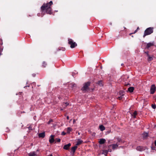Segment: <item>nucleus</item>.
<instances>
[{"label":"nucleus","instance_id":"1","mask_svg":"<svg viewBox=\"0 0 156 156\" xmlns=\"http://www.w3.org/2000/svg\"><path fill=\"white\" fill-rule=\"evenodd\" d=\"M53 2L52 1H50L49 2L46 3H44L41 8V12L44 14L46 13L48 14H51L52 12L51 6Z\"/></svg>","mask_w":156,"mask_h":156},{"label":"nucleus","instance_id":"2","mask_svg":"<svg viewBox=\"0 0 156 156\" xmlns=\"http://www.w3.org/2000/svg\"><path fill=\"white\" fill-rule=\"evenodd\" d=\"M153 32V27H150L147 28L144 31L143 37H144L146 36L149 35L152 33Z\"/></svg>","mask_w":156,"mask_h":156},{"label":"nucleus","instance_id":"3","mask_svg":"<svg viewBox=\"0 0 156 156\" xmlns=\"http://www.w3.org/2000/svg\"><path fill=\"white\" fill-rule=\"evenodd\" d=\"M68 44L70 45L71 48H74L77 45V44L71 38H68Z\"/></svg>","mask_w":156,"mask_h":156},{"label":"nucleus","instance_id":"4","mask_svg":"<svg viewBox=\"0 0 156 156\" xmlns=\"http://www.w3.org/2000/svg\"><path fill=\"white\" fill-rule=\"evenodd\" d=\"M90 82L88 81L85 83L83 85V87L81 88V90L82 91H85L89 89V87L90 86Z\"/></svg>","mask_w":156,"mask_h":156},{"label":"nucleus","instance_id":"5","mask_svg":"<svg viewBox=\"0 0 156 156\" xmlns=\"http://www.w3.org/2000/svg\"><path fill=\"white\" fill-rule=\"evenodd\" d=\"M156 87L154 84L152 85L150 87V93L151 94H153L156 91Z\"/></svg>","mask_w":156,"mask_h":156},{"label":"nucleus","instance_id":"6","mask_svg":"<svg viewBox=\"0 0 156 156\" xmlns=\"http://www.w3.org/2000/svg\"><path fill=\"white\" fill-rule=\"evenodd\" d=\"M154 45V42H150L147 44L145 47V48L148 49L151 46H153Z\"/></svg>","mask_w":156,"mask_h":156},{"label":"nucleus","instance_id":"7","mask_svg":"<svg viewBox=\"0 0 156 156\" xmlns=\"http://www.w3.org/2000/svg\"><path fill=\"white\" fill-rule=\"evenodd\" d=\"M118 145L119 144H117V143L116 144H113L109 145L108 146V148H110L111 146H112V149L114 150L118 147Z\"/></svg>","mask_w":156,"mask_h":156},{"label":"nucleus","instance_id":"8","mask_svg":"<svg viewBox=\"0 0 156 156\" xmlns=\"http://www.w3.org/2000/svg\"><path fill=\"white\" fill-rule=\"evenodd\" d=\"M55 141L54 135H51L50 137L49 142L50 144L53 143Z\"/></svg>","mask_w":156,"mask_h":156},{"label":"nucleus","instance_id":"9","mask_svg":"<svg viewBox=\"0 0 156 156\" xmlns=\"http://www.w3.org/2000/svg\"><path fill=\"white\" fill-rule=\"evenodd\" d=\"M77 147H78L75 145L74 146V147H72L71 149L70 152H72L73 153V154H74L75 152L76 149L77 148Z\"/></svg>","mask_w":156,"mask_h":156},{"label":"nucleus","instance_id":"10","mask_svg":"<svg viewBox=\"0 0 156 156\" xmlns=\"http://www.w3.org/2000/svg\"><path fill=\"white\" fill-rule=\"evenodd\" d=\"M71 144L70 143H69L68 144L65 145L63 147V149L66 150H68L70 147L71 146Z\"/></svg>","mask_w":156,"mask_h":156},{"label":"nucleus","instance_id":"11","mask_svg":"<svg viewBox=\"0 0 156 156\" xmlns=\"http://www.w3.org/2000/svg\"><path fill=\"white\" fill-rule=\"evenodd\" d=\"M136 149L137 151H142L144 150V149L143 147L139 146L136 147Z\"/></svg>","mask_w":156,"mask_h":156},{"label":"nucleus","instance_id":"12","mask_svg":"<svg viewBox=\"0 0 156 156\" xmlns=\"http://www.w3.org/2000/svg\"><path fill=\"white\" fill-rule=\"evenodd\" d=\"M105 142H106V140H105V139H103V138H102V139H100V140L99 141V143L100 144H104Z\"/></svg>","mask_w":156,"mask_h":156},{"label":"nucleus","instance_id":"13","mask_svg":"<svg viewBox=\"0 0 156 156\" xmlns=\"http://www.w3.org/2000/svg\"><path fill=\"white\" fill-rule=\"evenodd\" d=\"M83 142V140H81L80 139H79L77 141V142L75 146H77L78 145L81 144Z\"/></svg>","mask_w":156,"mask_h":156},{"label":"nucleus","instance_id":"14","mask_svg":"<svg viewBox=\"0 0 156 156\" xmlns=\"http://www.w3.org/2000/svg\"><path fill=\"white\" fill-rule=\"evenodd\" d=\"M134 89V88L133 87H130L128 89V90L129 92L131 93L133 92Z\"/></svg>","mask_w":156,"mask_h":156},{"label":"nucleus","instance_id":"15","mask_svg":"<svg viewBox=\"0 0 156 156\" xmlns=\"http://www.w3.org/2000/svg\"><path fill=\"white\" fill-rule=\"evenodd\" d=\"M45 136V134L44 132L40 133L39 134V137L44 138Z\"/></svg>","mask_w":156,"mask_h":156},{"label":"nucleus","instance_id":"16","mask_svg":"<svg viewBox=\"0 0 156 156\" xmlns=\"http://www.w3.org/2000/svg\"><path fill=\"white\" fill-rule=\"evenodd\" d=\"M102 154H104L105 156H107V154L108 151L107 150H102Z\"/></svg>","mask_w":156,"mask_h":156},{"label":"nucleus","instance_id":"17","mask_svg":"<svg viewBox=\"0 0 156 156\" xmlns=\"http://www.w3.org/2000/svg\"><path fill=\"white\" fill-rule=\"evenodd\" d=\"M99 129L101 131H103L105 129V127L103 125H101L99 126Z\"/></svg>","mask_w":156,"mask_h":156},{"label":"nucleus","instance_id":"18","mask_svg":"<svg viewBox=\"0 0 156 156\" xmlns=\"http://www.w3.org/2000/svg\"><path fill=\"white\" fill-rule=\"evenodd\" d=\"M29 156H35L37 155V154L35 152L33 151L30 153L29 154Z\"/></svg>","mask_w":156,"mask_h":156},{"label":"nucleus","instance_id":"19","mask_svg":"<svg viewBox=\"0 0 156 156\" xmlns=\"http://www.w3.org/2000/svg\"><path fill=\"white\" fill-rule=\"evenodd\" d=\"M72 129L70 127H68L67 128V133L68 134H69L70 133V132L72 131Z\"/></svg>","mask_w":156,"mask_h":156},{"label":"nucleus","instance_id":"20","mask_svg":"<svg viewBox=\"0 0 156 156\" xmlns=\"http://www.w3.org/2000/svg\"><path fill=\"white\" fill-rule=\"evenodd\" d=\"M125 94V92L122 90H120L119 92V95L120 96H124Z\"/></svg>","mask_w":156,"mask_h":156},{"label":"nucleus","instance_id":"21","mask_svg":"<svg viewBox=\"0 0 156 156\" xmlns=\"http://www.w3.org/2000/svg\"><path fill=\"white\" fill-rule=\"evenodd\" d=\"M148 136V133H143V138H145Z\"/></svg>","mask_w":156,"mask_h":156},{"label":"nucleus","instance_id":"22","mask_svg":"<svg viewBox=\"0 0 156 156\" xmlns=\"http://www.w3.org/2000/svg\"><path fill=\"white\" fill-rule=\"evenodd\" d=\"M47 64L46 62L44 61L42 63V66L43 67H45L47 66Z\"/></svg>","mask_w":156,"mask_h":156},{"label":"nucleus","instance_id":"23","mask_svg":"<svg viewBox=\"0 0 156 156\" xmlns=\"http://www.w3.org/2000/svg\"><path fill=\"white\" fill-rule=\"evenodd\" d=\"M117 140L118 142L119 143L120 142H122V140L121 138L118 137L117 138Z\"/></svg>","mask_w":156,"mask_h":156},{"label":"nucleus","instance_id":"24","mask_svg":"<svg viewBox=\"0 0 156 156\" xmlns=\"http://www.w3.org/2000/svg\"><path fill=\"white\" fill-rule=\"evenodd\" d=\"M124 96H120L118 97V99L119 100H122Z\"/></svg>","mask_w":156,"mask_h":156},{"label":"nucleus","instance_id":"25","mask_svg":"<svg viewBox=\"0 0 156 156\" xmlns=\"http://www.w3.org/2000/svg\"><path fill=\"white\" fill-rule=\"evenodd\" d=\"M59 50H62L63 51H64L65 50V48H64L62 47H59L58 48Z\"/></svg>","mask_w":156,"mask_h":156},{"label":"nucleus","instance_id":"26","mask_svg":"<svg viewBox=\"0 0 156 156\" xmlns=\"http://www.w3.org/2000/svg\"><path fill=\"white\" fill-rule=\"evenodd\" d=\"M148 57V61H151L153 59V58L151 57L150 55H149V56H147Z\"/></svg>","mask_w":156,"mask_h":156},{"label":"nucleus","instance_id":"27","mask_svg":"<svg viewBox=\"0 0 156 156\" xmlns=\"http://www.w3.org/2000/svg\"><path fill=\"white\" fill-rule=\"evenodd\" d=\"M139 27H137V29H136V30L135 31H134V33H131L129 34V35H131V34H133L135 33H136V32H137V30H139Z\"/></svg>","mask_w":156,"mask_h":156},{"label":"nucleus","instance_id":"28","mask_svg":"<svg viewBox=\"0 0 156 156\" xmlns=\"http://www.w3.org/2000/svg\"><path fill=\"white\" fill-rule=\"evenodd\" d=\"M53 120L52 119H50L49 120L47 124H49L51 123V122H52Z\"/></svg>","mask_w":156,"mask_h":156},{"label":"nucleus","instance_id":"29","mask_svg":"<svg viewBox=\"0 0 156 156\" xmlns=\"http://www.w3.org/2000/svg\"><path fill=\"white\" fill-rule=\"evenodd\" d=\"M56 142H60L61 140L60 138H56L55 139Z\"/></svg>","mask_w":156,"mask_h":156},{"label":"nucleus","instance_id":"30","mask_svg":"<svg viewBox=\"0 0 156 156\" xmlns=\"http://www.w3.org/2000/svg\"><path fill=\"white\" fill-rule=\"evenodd\" d=\"M151 107L153 109H155L156 108V106L155 105L152 104L151 105Z\"/></svg>","mask_w":156,"mask_h":156},{"label":"nucleus","instance_id":"31","mask_svg":"<svg viewBox=\"0 0 156 156\" xmlns=\"http://www.w3.org/2000/svg\"><path fill=\"white\" fill-rule=\"evenodd\" d=\"M3 44V42H2V40L0 38V45H2Z\"/></svg>","mask_w":156,"mask_h":156},{"label":"nucleus","instance_id":"32","mask_svg":"<svg viewBox=\"0 0 156 156\" xmlns=\"http://www.w3.org/2000/svg\"><path fill=\"white\" fill-rule=\"evenodd\" d=\"M66 134V133L65 132L63 131L61 133L62 135H65Z\"/></svg>","mask_w":156,"mask_h":156},{"label":"nucleus","instance_id":"33","mask_svg":"<svg viewBox=\"0 0 156 156\" xmlns=\"http://www.w3.org/2000/svg\"><path fill=\"white\" fill-rule=\"evenodd\" d=\"M76 74V73H75L74 72H72V76L73 77H75V75Z\"/></svg>","mask_w":156,"mask_h":156},{"label":"nucleus","instance_id":"34","mask_svg":"<svg viewBox=\"0 0 156 156\" xmlns=\"http://www.w3.org/2000/svg\"><path fill=\"white\" fill-rule=\"evenodd\" d=\"M133 115H136L137 114V112L136 111H135L133 113Z\"/></svg>","mask_w":156,"mask_h":156},{"label":"nucleus","instance_id":"35","mask_svg":"<svg viewBox=\"0 0 156 156\" xmlns=\"http://www.w3.org/2000/svg\"><path fill=\"white\" fill-rule=\"evenodd\" d=\"M9 131H10V130L8 129V127H6V132H9Z\"/></svg>","mask_w":156,"mask_h":156},{"label":"nucleus","instance_id":"36","mask_svg":"<svg viewBox=\"0 0 156 156\" xmlns=\"http://www.w3.org/2000/svg\"><path fill=\"white\" fill-rule=\"evenodd\" d=\"M144 53H146L147 54V56H149V54H148L149 51H145L144 52Z\"/></svg>","mask_w":156,"mask_h":156},{"label":"nucleus","instance_id":"37","mask_svg":"<svg viewBox=\"0 0 156 156\" xmlns=\"http://www.w3.org/2000/svg\"><path fill=\"white\" fill-rule=\"evenodd\" d=\"M151 148L152 150H155V148L154 147L151 146Z\"/></svg>","mask_w":156,"mask_h":156},{"label":"nucleus","instance_id":"38","mask_svg":"<svg viewBox=\"0 0 156 156\" xmlns=\"http://www.w3.org/2000/svg\"><path fill=\"white\" fill-rule=\"evenodd\" d=\"M76 86V84L74 83H73L72 85V87H75Z\"/></svg>","mask_w":156,"mask_h":156},{"label":"nucleus","instance_id":"39","mask_svg":"<svg viewBox=\"0 0 156 156\" xmlns=\"http://www.w3.org/2000/svg\"><path fill=\"white\" fill-rule=\"evenodd\" d=\"M111 132V130H109V131H108L107 132H106V134H108V133H110Z\"/></svg>","mask_w":156,"mask_h":156},{"label":"nucleus","instance_id":"40","mask_svg":"<svg viewBox=\"0 0 156 156\" xmlns=\"http://www.w3.org/2000/svg\"><path fill=\"white\" fill-rule=\"evenodd\" d=\"M98 84H99V85H100V84H102L101 81H99L98 82Z\"/></svg>","mask_w":156,"mask_h":156},{"label":"nucleus","instance_id":"41","mask_svg":"<svg viewBox=\"0 0 156 156\" xmlns=\"http://www.w3.org/2000/svg\"><path fill=\"white\" fill-rule=\"evenodd\" d=\"M29 129H30V130H32V127L30 126L29 127Z\"/></svg>","mask_w":156,"mask_h":156},{"label":"nucleus","instance_id":"42","mask_svg":"<svg viewBox=\"0 0 156 156\" xmlns=\"http://www.w3.org/2000/svg\"><path fill=\"white\" fill-rule=\"evenodd\" d=\"M131 115L133 116V115H132V114H131ZM133 118H136V115H133Z\"/></svg>","mask_w":156,"mask_h":156},{"label":"nucleus","instance_id":"43","mask_svg":"<svg viewBox=\"0 0 156 156\" xmlns=\"http://www.w3.org/2000/svg\"><path fill=\"white\" fill-rule=\"evenodd\" d=\"M32 76L34 77H35V76H36V74H32Z\"/></svg>","mask_w":156,"mask_h":156},{"label":"nucleus","instance_id":"44","mask_svg":"<svg viewBox=\"0 0 156 156\" xmlns=\"http://www.w3.org/2000/svg\"><path fill=\"white\" fill-rule=\"evenodd\" d=\"M30 87V85H27V86H24V88H25V87Z\"/></svg>","mask_w":156,"mask_h":156},{"label":"nucleus","instance_id":"45","mask_svg":"<svg viewBox=\"0 0 156 156\" xmlns=\"http://www.w3.org/2000/svg\"><path fill=\"white\" fill-rule=\"evenodd\" d=\"M108 152H111L112 151V150L111 149H108Z\"/></svg>","mask_w":156,"mask_h":156},{"label":"nucleus","instance_id":"46","mask_svg":"<svg viewBox=\"0 0 156 156\" xmlns=\"http://www.w3.org/2000/svg\"><path fill=\"white\" fill-rule=\"evenodd\" d=\"M154 144L155 146L156 147V140L154 141Z\"/></svg>","mask_w":156,"mask_h":156},{"label":"nucleus","instance_id":"47","mask_svg":"<svg viewBox=\"0 0 156 156\" xmlns=\"http://www.w3.org/2000/svg\"><path fill=\"white\" fill-rule=\"evenodd\" d=\"M66 118H67V119L68 120V119H69V116H67Z\"/></svg>","mask_w":156,"mask_h":156},{"label":"nucleus","instance_id":"48","mask_svg":"<svg viewBox=\"0 0 156 156\" xmlns=\"http://www.w3.org/2000/svg\"><path fill=\"white\" fill-rule=\"evenodd\" d=\"M65 104L66 105V106L68 105L69 104L67 102Z\"/></svg>","mask_w":156,"mask_h":156},{"label":"nucleus","instance_id":"49","mask_svg":"<svg viewBox=\"0 0 156 156\" xmlns=\"http://www.w3.org/2000/svg\"><path fill=\"white\" fill-rule=\"evenodd\" d=\"M33 146V143H31V144H30V146Z\"/></svg>","mask_w":156,"mask_h":156},{"label":"nucleus","instance_id":"50","mask_svg":"<svg viewBox=\"0 0 156 156\" xmlns=\"http://www.w3.org/2000/svg\"><path fill=\"white\" fill-rule=\"evenodd\" d=\"M39 149H37L36 151V152H39Z\"/></svg>","mask_w":156,"mask_h":156},{"label":"nucleus","instance_id":"51","mask_svg":"<svg viewBox=\"0 0 156 156\" xmlns=\"http://www.w3.org/2000/svg\"><path fill=\"white\" fill-rule=\"evenodd\" d=\"M39 15H40V13H38V14H37V15H38V16H40Z\"/></svg>","mask_w":156,"mask_h":156},{"label":"nucleus","instance_id":"52","mask_svg":"<svg viewBox=\"0 0 156 156\" xmlns=\"http://www.w3.org/2000/svg\"><path fill=\"white\" fill-rule=\"evenodd\" d=\"M123 65H124V64H123V63H122V64H121V65L122 66H123Z\"/></svg>","mask_w":156,"mask_h":156},{"label":"nucleus","instance_id":"53","mask_svg":"<svg viewBox=\"0 0 156 156\" xmlns=\"http://www.w3.org/2000/svg\"><path fill=\"white\" fill-rule=\"evenodd\" d=\"M25 112H21V113H25Z\"/></svg>","mask_w":156,"mask_h":156},{"label":"nucleus","instance_id":"54","mask_svg":"<svg viewBox=\"0 0 156 156\" xmlns=\"http://www.w3.org/2000/svg\"><path fill=\"white\" fill-rule=\"evenodd\" d=\"M75 120H73V122H75Z\"/></svg>","mask_w":156,"mask_h":156},{"label":"nucleus","instance_id":"55","mask_svg":"<svg viewBox=\"0 0 156 156\" xmlns=\"http://www.w3.org/2000/svg\"><path fill=\"white\" fill-rule=\"evenodd\" d=\"M155 151H156V150H155Z\"/></svg>","mask_w":156,"mask_h":156}]
</instances>
